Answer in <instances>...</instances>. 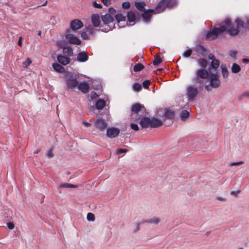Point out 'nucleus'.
Returning a JSON list of instances; mask_svg holds the SVG:
<instances>
[{
	"label": "nucleus",
	"mask_w": 249,
	"mask_h": 249,
	"mask_svg": "<svg viewBox=\"0 0 249 249\" xmlns=\"http://www.w3.org/2000/svg\"><path fill=\"white\" fill-rule=\"evenodd\" d=\"M189 112L186 110H183L181 111L180 117L181 120H185L189 117Z\"/></svg>",
	"instance_id": "nucleus-32"
},
{
	"label": "nucleus",
	"mask_w": 249,
	"mask_h": 249,
	"mask_svg": "<svg viewBox=\"0 0 249 249\" xmlns=\"http://www.w3.org/2000/svg\"><path fill=\"white\" fill-rule=\"evenodd\" d=\"M89 56L86 52H80L78 53L77 60L80 62H84L88 60Z\"/></svg>",
	"instance_id": "nucleus-16"
},
{
	"label": "nucleus",
	"mask_w": 249,
	"mask_h": 249,
	"mask_svg": "<svg viewBox=\"0 0 249 249\" xmlns=\"http://www.w3.org/2000/svg\"><path fill=\"white\" fill-rule=\"evenodd\" d=\"M102 21L105 24H108L112 22L114 20L113 17L109 14H106L101 16Z\"/></svg>",
	"instance_id": "nucleus-15"
},
{
	"label": "nucleus",
	"mask_w": 249,
	"mask_h": 249,
	"mask_svg": "<svg viewBox=\"0 0 249 249\" xmlns=\"http://www.w3.org/2000/svg\"><path fill=\"white\" fill-rule=\"evenodd\" d=\"M65 82L69 89H73L78 86L77 79L78 76L71 72H67L65 74Z\"/></svg>",
	"instance_id": "nucleus-4"
},
{
	"label": "nucleus",
	"mask_w": 249,
	"mask_h": 249,
	"mask_svg": "<svg viewBox=\"0 0 249 249\" xmlns=\"http://www.w3.org/2000/svg\"><path fill=\"white\" fill-rule=\"evenodd\" d=\"M83 124L85 125V126L86 127H89L91 126V124L89 123H88L85 121H83Z\"/></svg>",
	"instance_id": "nucleus-59"
},
{
	"label": "nucleus",
	"mask_w": 249,
	"mask_h": 249,
	"mask_svg": "<svg viewBox=\"0 0 249 249\" xmlns=\"http://www.w3.org/2000/svg\"><path fill=\"white\" fill-rule=\"evenodd\" d=\"M134 5L136 8L141 12H143L145 10V3L144 1H136L135 2Z\"/></svg>",
	"instance_id": "nucleus-19"
},
{
	"label": "nucleus",
	"mask_w": 249,
	"mask_h": 249,
	"mask_svg": "<svg viewBox=\"0 0 249 249\" xmlns=\"http://www.w3.org/2000/svg\"><path fill=\"white\" fill-rule=\"evenodd\" d=\"M241 70L240 67L236 63H233L231 67V71L236 73L239 72Z\"/></svg>",
	"instance_id": "nucleus-29"
},
{
	"label": "nucleus",
	"mask_w": 249,
	"mask_h": 249,
	"mask_svg": "<svg viewBox=\"0 0 249 249\" xmlns=\"http://www.w3.org/2000/svg\"><path fill=\"white\" fill-rule=\"evenodd\" d=\"M58 61L63 65H67L70 63V59L61 55L57 56Z\"/></svg>",
	"instance_id": "nucleus-20"
},
{
	"label": "nucleus",
	"mask_w": 249,
	"mask_h": 249,
	"mask_svg": "<svg viewBox=\"0 0 249 249\" xmlns=\"http://www.w3.org/2000/svg\"><path fill=\"white\" fill-rule=\"evenodd\" d=\"M120 129L114 127H109L107 129V136L109 138H116L120 133Z\"/></svg>",
	"instance_id": "nucleus-9"
},
{
	"label": "nucleus",
	"mask_w": 249,
	"mask_h": 249,
	"mask_svg": "<svg viewBox=\"0 0 249 249\" xmlns=\"http://www.w3.org/2000/svg\"><path fill=\"white\" fill-rule=\"evenodd\" d=\"M160 221V219L158 217H153L148 219L145 221L147 222L152 224H158Z\"/></svg>",
	"instance_id": "nucleus-26"
},
{
	"label": "nucleus",
	"mask_w": 249,
	"mask_h": 249,
	"mask_svg": "<svg viewBox=\"0 0 249 249\" xmlns=\"http://www.w3.org/2000/svg\"><path fill=\"white\" fill-rule=\"evenodd\" d=\"M132 88L134 90L139 91L142 89V85L139 83H135L133 85Z\"/></svg>",
	"instance_id": "nucleus-35"
},
{
	"label": "nucleus",
	"mask_w": 249,
	"mask_h": 249,
	"mask_svg": "<svg viewBox=\"0 0 249 249\" xmlns=\"http://www.w3.org/2000/svg\"><path fill=\"white\" fill-rule=\"evenodd\" d=\"M144 68V66L141 63L136 64L133 68L134 71L137 72L142 70Z\"/></svg>",
	"instance_id": "nucleus-34"
},
{
	"label": "nucleus",
	"mask_w": 249,
	"mask_h": 249,
	"mask_svg": "<svg viewBox=\"0 0 249 249\" xmlns=\"http://www.w3.org/2000/svg\"><path fill=\"white\" fill-rule=\"evenodd\" d=\"M230 27L231 26L227 28L226 30L227 32L231 36H235L237 35L239 32V30L237 28H230Z\"/></svg>",
	"instance_id": "nucleus-21"
},
{
	"label": "nucleus",
	"mask_w": 249,
	"mask_h": 249,
	"mask_svg": "<svg viewBox=\"0 0 249 249\" xmlns=\"http://www.w3.org/2000/svg\"><path fill=\"white\" fill-rule=\"evenodd\" d=\"M209 72L204 69H199L196 71V76L192 79V81L195 84H201L203 82L204 79L209 76Z\"/></svg>",
	"instance_id": "nucleus-6"
},
{
	"label": "nucleus",
	"mask_w": 249,
	"mask_h": 249,
	"mask_svg": "<svg viewBox=\"0 0 249 249\" xmlns=\"http://www.w3.org/2000/svg\"><path fill=\"white\" fill-rule=\"evenodd\" d=\"M141 222L137 223L136 224L137 228H136V229L135 230V231H134L135 232H137V231H138L140 229V226H141Z\"/></svg>",
	"instance_id": "nucleus-57"
},
{
	"label": "nucleus",
	"mask_w": 249,
	"mask_h": 249,
	"mask_svg": "<svg viewBox=\"0 0 249 249\" xmlns=\"http://www.w3.org/2000/svg\"><path fill=\"white\" fill-rule=\"evenodd\" d=\"M198 62L199 65L204 68H205L208 64L207 60L204 58L199 59L198 61Z\"/></svg>",
	"instance_id": "nucleus-33"
},
{
	"label": "nucleus",
	"mask_w": 249,
	"mask_h": 249,
	"mask_svg": "<svg viewBox=\"0 0 249 249\" xmlns=\"http://www.w3.org/2000/svg\"><path fill=\"white\" fill-rule=\"evenodd\" d=\"M244 163V162L243 161H240L238 162H234L231 163L230 165V166L239 165L243 164Z\"/></svg>",
	"instance_id": "nucleus-48"
},
{
	"label": "nucleus",
	"mask_w": 249,
	"mask_h": 249,
	"mask_svg": "<svg viewBox=\"0 0 249 249\" xmlns=\"http://www.w3.org/2000/svg\"><path fill=\"white\" fill-rule=\"evenodd\" d=\"M60 188H75L77 187V185H73V184H69V183H65L61 184L60 185Z\"/></svg>",
	"instance_id": "nucleus-36"
},
{
	"label": "nucleus",
	"mask_w": 249,
	"mask_h": 249,
	"mask_svg": "<svg viewBox=\"0 0 249 249\" xmlns=\"http://www.w3.org/2000/svg\"><path fill=\"white\" fill-rule=\"evenodd\" d=\"M81 37L84 39H88L89 38L88 34L85 32H83L81 33Z\"/></svg>",
	"instance_id": "nucleus-50"
},
{
	"label": "nucleus",
	"mask_w": 249,
	"mask_h": 249,
	"mask_svg": "<svg viewBox=\"0 0 249 249\" xmlns=\"http://www.w3.org/2000/svg\"><path fill=\"white\" fill-rule=\"evenodd\" d=\"M219 26V28L214 27L211 31L207 33L206 36L207 39L213 40L217 38L219 34L225 32L228 27L231 26V22L230 19L227 18L220 24Z\"/></svg>",
	"instance_id": "nucleus-2"
},
{
	"label": "nucleus",
	"mask_w": 249,
	"mask_h": 249,
	"mask_svg": "<svg viewBox=\"0 0 249 249\" xmlns=\"http://www.w3.org/2000/svg\"><path fill=\"white\" fill-rule=\"evenodd\" d=\"M63 52L64 54L68 56H71L73 54V50L71 47H65L63 48Z\"/></svg>",
	"instance_id": "nucleus-25"
},
{
	"label": "nucleus",
	"mask_w": 249,
	"mask_h": 249,
	"mask_svg": "<svg viewBox=\"0 0 249 249\" xmlns=\"http://www.w3.org/2000/svg\"><path fill=\"white\" fill-rule=\"evenodd\" d=\"M219 65L220 62L217 59L213 60L211 62V66L213 69L217 68L219 66Z\"/></svg>",
	"instance_id": "nucleus-31"
},
{
	"label": "nucleus",
	"mask_w": 249,
	"mask_h": 249,
	"mask_svg": "<svg viewBox=\"0 0 249 249\" xmlns=\"http://www.w3.org/2000/svg\"><path fill=\"white\" fill-rule=\"evenodd\" d=\"M91 22L94 27H98L100 26L101 20L98 14H94L91 17Z\"/></svg>",
	"instance_id": "nucleus-13"
},
{
	"label": "nucleus",
	"mask_w": 249,
	"mask_h": 249,
	"mask_svg": "<svg viewBox=\"0 0 249 249\" xmlns=\"http://www.w3.org/2000/svg\"><path fill=\"white\" fill-rule=\"evenodd\" d=\"M162 61L160 56H156L153 60V64L155 66H158Z\"/></svg>",
	"instance_id": "nucleus-37"
},
{
	"label": "nucleus",
	"mask_w": 249,
	"mask_h": 249,
	"mask_svg": "<svg viewBox=\"0 0 249 249\" xmlns=\"http://www.w3.org/2000/svg\"><path fill=\"white\" fill-rule=\"evenodd\" d=\"M150 84V81L149 80H145L142 83L143 87L144 89H147L148 88Z\"/></svg>",
	"instance_id": "nucleus-44"
},
{
	"label": "nucleus",
	"mask_w": 249,
	"mask_h": 249,
	"mask_svg": "<svg viewBox=\"0 0 249 249\" xmlns=\"http://www.w3.org/2000/svg\"><path fill=\"white\" fill-rule=\"evenodd\" d=\"M130 127L131 129H132L135 131H137L139 130V126L136 124L131 123L130 124Z\"/></svg>",
	"instance_id": "nucleus-46"
},
{
	"label": "nucleus",
	"mask_w": 249,
	"mask_h": 249,
	"mask_svg": "<svg viewBox=\"0 0 249 249\" xmlns=\"http://www.w3.org/2000/svg\"><path fill=\"white\" fill-rule=\"evenodd\" d=\"M115 19L117 22L119 23L121 21H124L125 20L126 18L122 14H117L115 15Z\"/></svg>",
	"instance_id": "nucleus-30"
},
{
	"label": "nucleus",
	"mask_w": 249,
	"mask_h": 249,
	"mask_svg": "<svg viewBox=\"0 0 249 249\" xmlns=\"http://www.w3.org/2000/svg\"><path fill=\"white\" fill-rule=\"evenodd\" d=\"M106 105V103L104 100L99 99H98L96 103V107L98 109H101L104 107Z\"/></svg>",
	"instance_id": "nucleus-24"
},
{
	"label": "nucleus",
	"mask_w": 249,
	"mask_h": 249,
	"mask_svg": "<svg viewBox=\"0 0 249 249\" xmlns=\"http://www.w3.org/2000/svg\"><path fill=\"white\" fill-rule=\"evenodd\" d=\"M87 31L91 35H94L95 32H96V30H95V29H94L93 28V27H92L91 26H89V27H88L87 28Z\"/></svg>",
	"instance_id": "nucleus-40"
},
{
	"label": "nucleus",
	"mask_w": 249,
	"mask_h": 249,
	"mask_svg": "<svg viewBox=\"0 0 249 249\" xmlns=\"http://www.w3.org/2000/svg\"><path fill=\"white\" fill-rule=\"evenodd\" d=\"M127 18L129 24H127L128 26L131 25V22H135L136 20V14L133 11H129L127 14Z\"/></svg>",
	"instance_id": "nucleus-18"
},
{
	"label": "nucleus",
	"mask_w": 249,
	"mask_h": 249,
	"mask_svg": "<svg viewBox=\"0 0 249 249\" xmlns=\"http://www.w3.org/2000/svg\"><path fill=\"white\" fill-rule=\"evenodd\" d=\"M164 116L168 119H172L175 116L174 112L170 109H165L164 112Z\"/></svg>",
	"instance_id": "nucleus-22"
},
{
	"label": "nucleus",
	"mask_w": 249,
	"mask_h": 249,
	"mask_svg": "<svg viewBox=\"0 0 249 249\" xmlns=\"http://www.w3.org/2000/svg\"><path fill=\"white\" fill-rule=\"evenodd\" d=\"M210 233H211V231H207V232L206 233V235L207 236H208V235L210 234Z\"/></svg>",
	"instance_id": "nucleus-64"
},
{
	"label": "nucleus",
	"mask_w": 249,
	"mask_h": 249,
	"mask_svg": "<svg viewBox=\"0 0 249 249\" xmlns=\"http://www.w3.org/2000/svg\"><path fill=\"white\" fill-rule=\"evenodd\" d=\"M222 74L224 78H226L228 77L229 71L225 65L221 66Z\"/></svg>",
	"instance_id": "nucleus-28"
},
{
	"label": "nucleus",
	"mask_w": 249,
	"mask_h": 249,
	"mask_svg": "<svg viewBox=\"0 0 249 249\" xmlns=\"http://www.w3.org/2000/svg\"><path fill=\"white\" fill-rule=\"evenodd\" d=\"M103 4L106 6H108L111 4L110 0H101Z\"/></svg>",
	"instance_id": "nucleus-53"
},
{
	"label": "nucleus",
	"mask_w": 249,
	"mask_h": 249,
	"mask_svg": "<svg viewBox=\"0 0 249 249\" xmlns=\"http://www.w3.org/2000/svg\"><path fill=\"white\" fill-rule=\"evenodd\" d=\"M199 91L195 85H189L186 89V95L189 101H193L196 99Z\"/></svg>",
	"instance_id": "nucleus-7"
},
{
	"label": "nucleus",
	"mask_w": 249,
	"mask_h": 249,
	"mask_svg": "<svg viewBox=\"0 0 249 249\" xmlns=\"http://www.w3.org/2000/svg\"><path fill=\"white\" fill-rule=\"evenodd\" d=\"M77 87L79 90L84 93H87L89 90V85L86 82H81L79 84H78Z\"/></svg>",
	"instance_id": "nucleus-12"
},
{
	"label": "nucleus",
	"mask_w": 249,
	"mask_h": 249,
	"mask_svg": "<svg viewBox=\"0 0 249 249\" xmlns=\"http://www.w3.org/2000/svg\"><path fill=\"white\" fill-rule=\"evenodd\" d=\"M236 54H237V52L235 51H231L230 52V56L232 57H235Z\"/></svg>",
	"instance_id": "nucleus-56"
},
{
	"label": "nucleus",
	"mask_w": 249,
	"mask_h": 249,
	"mask_svg": "<svg viewBox=\"0 0 249 249\" xmlns=\"http://www.w3.org/2000/svg\"><path fill=\"white\" fill-rule=\"evenodd\" d=\"M240 193V190H237V191H231V193H230V194L231 195V196H234L236 197H237L239 194Z\"/></svg>",
	"instance_id": "nucleus-47"
},
{
	"label": "nucleus",
	"mask_w": 249,
	"mask_h": 249,
	"mask_svg": "<svg viewBox=\"0 0 249 249\" xmlns=\"http://www.w3.org/2000/svg\"><path fill=\"white\" fill-rule=\"evenodd\" d=\"M108 14H109L110 15H114L116 13V10L114 8L111 7L109 8L108 9Z\"/></svg>",
	"instance_id": "nucleus-52"
},
{
	"label": "nucleus",
	"mask_w": 249,
	"mask_h": 249,
	"mask_svg": "<svg viewBox=\"0 0 249 249\" xmlns=\"http://www.w3.org/2000/svg\"><path fill=\"white\" fill-rule=\"evenodd\" d=\"M7 227L10 230H13L15 227V225L13 222H8L7 223Z\"/></svg>",
	"instance_id": "nucleus-49"
},
{
	"label": "nucleus",
	"mask_w": 249,
	"mask_h": 249,
	"mask_svg": "<svg viewBox=\"0 0 249 249\" xmlns=\"http://www.w3.org/2000/svg\"><path fill=\"white\" fill-rule=\"evenodd\" d=\"M122 8L125 9H128L130 8V4L128 1H125L122 3Z\"/></svg>",
	"instance_id": "nucleus-42"
},
{
	"label": "nucleus",
	"mask_w": 249,
	"mask_h": 249,
	"mask_svg": "<svg viewBox=\"0 0 249 249\" xmlns=\"http://www.w3.org/2000/svg\"><path fill=\"white\" fill-rule=\"evenodd\" d=\"M87 220L89 221H93L95 220V216L94 215L90 213H89L87 214Z\"/></svg>",
	"instance_id": "nucleus-39"
},
{
	"label": "nucleus",
	"mask_w": 249,
	"mask_h": 249,
	"mask_svg": "<svg viewBox=\"0 0 249 249\" xmlns=\"http://www.w3.org/2000/svg\"><path fill=\"white\" fill-rule=\"evenodd\" d=\"M210 84L205 86V89L207 91L212 90V89H216L220 86V81L219 75L217 74H211L209 76Z\"/></svg>",
	"instance_id": "nucleus-5"
},
{
	"label": "nucleus",
	"mask_w": 249,
	"mask_h": 249,
	"mask_svg": "<svg viewBox=\"0 0 249 249\" xmlns=\"http://www.w3.org/2000/svg\"><path fill=\"white\" fill-rule=\"evenodd\" d=\"M163 123L162 121L157 118L153 117L151 119L150 127L156 128L161 126Z\"/></svg>",
	"instance_id": "nucleus-14"
},
{
	"label": "nucleus",
	"mask_w": 249,
	"mask_h": 249,
	"mask_svg": "<svg viewBox=\"0 0 249 249\" xmlns=\"http://www.w3.org/2000/svg\"><path fill=\"white\" fill-rule=\"evenodd\" d=\"M217 199L218 200L221 201H225V198L222 197H217Z\"/></svg>",
	"instance_id": "nucleus-62"
},
{
	"label": "nucleus",
	"mask_w": 249,
	"mask_h": 249,
	"mask_svg": "<svg viewBox=\"0 0 249 249\" xmlns=\"http://www.w3.org/2000/svg\"><path fill=\"white\" fill-rule=\"evenodd\" d=\"M96 128L100 131H104L107 126V123L105 120L98 119L95 122Z\"/></svg>",
	"instance_id": "nucleus-10"
},
{
	"label": "nucleus",
	"mask_w": 249,
	"mask_h": 249,
	"mask_svg": "<svg viewBox=\"0 0 249 249\" xmlns=\"http://www.w3.org/2000/svg\"><path fill=\"white\" fill-rule=\"evenodd\" d=\"M150 118L148 117H144L141 120L140 124L142 128H145L150 127Z\"/></svg>",
	"instance_id": "nucleus-17"
},
{
	"label": "nucleus",
	"mask_w": 249,
	"mask_h": 249,
	"mask_svg": "<svg viewBox=\"0 0 249 249\" xmlns=\"http://www.w3.org/2000/svg\"><path fill=\"white\" fill-rule=\"evenodd\" d=\"M71 30H68L66 34L65 37L68 42L72 44L80 45L81 41L80 39L77 37L74 36L71 33Z\"/></svg>",
	"instance_id": "nucleus-8"
},
{
	"label": "nucleus",
	"mask_w": 249,
	"mask_h": 249,
	"mask_svg": "<svg viewBox=\"0 0 249 249\" xmlns=\"http://www.w3.org/2000/svg\"><path fill=\"white\" fill-rule=\"evenodd\" d=\"M93 6L97 8H101L102 7V5L97 2L96 1H94L93 2Z\"/></svg>",
	"instance_id": "nucleus-51"
},
{
	"label": "nucleus",
	"mask_w": 249,
	"mask_h": 249,
	"mask_svg": "<svg viewBox=\"0 0 249 249\" xmlns=\"http://www.w3.org/2000/svg\"><path fill=\"white\" fill-rule=\"evenodd\" d=\"M170 4L169 0H161L155 9H149L144 10L142 14L143 21L145 22H148L150 21L151 16L153 14H159L163 12L166 7Z\"/></svg>",
	"instance_id": "nucleus-1"
},
{
	"label": "nucleus",
	"mask_w": 249,
	"mask_h": 249,
	"mask_svg": "<svg viewBox=\"0 0 249 249\" xmlns=\"http://www.w3.org/2000/svg\"><path fill=\"white\" fill-rule=\"evenodd\" d=\"M244 98L249 99V90L244 91L238 97V99L239 100H241Z\"/></svg>",
	"instance_id": "nucleus-27"
},
{
	"label": "nucleus",
	"mask_w": 249,
	"mask_h": 249,
	"mask_svg": "<svg viewBox=\"0 0 249 249\" xmlns=\"http://www.w3.org/2000/svg\"><path fill=\"white\" fill-rule=\"evenodd\" d=\"M242 61L245 63H247L249 62V60L247 58H244L243 59Z\"/></svg>",
	"instance_id": "nucleus-63"
},
{
	"label": "nucleus",
	"mask_w": 249,
	"mask_h": 249,
	"mask_svg": "<svg viewBox=\"0 0 249 249\" xmlns=\"http://www.w3.org/2000/svg\"><path fill=\"white\" fill-rule=\"evenodd\" d=\"M98 96L97 93L94 91H92L90 93V97L92 99L95 98Z\"/></svg>",
	"instance_id": "nucleus-55"
},
{
	"label": "nucleus",
	"mask_w": 249,
	"mask_h": 249,
	"mask_svg": "<svg viewBox=\"0 0 249 249\" xmlns=\"http://www.w3.org/2000/svg\"><path fill=\"white\" fill-rule=\"evenodd\" d=\"M47 156L50 158H52L53 156V154L52 150H50L47 152Z\"/></svg>",
	"instance_id": "nucleus-54"
},
{
	"label": "nucleus",
	"mask_w": 249,
	"mask_h": 249,
	"mask_svg": "<svg viewBox=\"0 0 249 249\" xmlns=\"http://www.w3.org/2000/svg\"><path fill=\"white\" fill-rule=\"evenodd\" d=\"M53 69L60 73H63L65 72V69L63 67L57 63L53 64Z\"/></svg>",
	"instance_id": "nucleus-23"
},
{
	"label": "nucleus",
	"mask_w": 249,
	"mask_h": 249,
	"mask_svg": "<svg viewBox=\"0 0 249 249\" xmlns=\"http://www.w3.org/2000/svg\"><path fill=\"white\" fill-rule=\"evenodd\" d=\"M208 58L210 60H212V61L213 60H214V59H215L216 58H215V56L214 55L212 54V53H210L209 55H208Z\"/></svg>",
	"instance_id": "nucleus-58"
},
{
	"label": "nucleus",
	"mask_w": 249,
	"mask_h": 249,
	"mask_svg": "<svg viewBox=\"0 0 249 249\" xmlns=\"http://www.w3.org/2000/svg\"><path fill=\"white\" fill-rule=\"evenodd\" d=\"M192 50L191 49L186 50L183 53V56L185 57H188L191 55Z\"/></svg>",
	"instance_id": "nucleus-43"
},
{
	"label": "nucleus",
	"mask_w": 249,
	"mask_h": 249,
	"mask_svg": "<svg viewBox=\"0 0 249 249\" xmlns=\"http://www.w3.org/2000/svg\"><path fill=\"white\" fill-rule=\"evenodd\" d=\"M31 63L32 61L30 58H27L26 60L23 63V65L25 68H27L31 64Z\"/></svg>",
	"instance_id": "nucleus-41"
},
{
	"label": "nucleus",
	"mask_w": 249,
	"mask_h": 249,
	"mask_svg": "<svg viewBox=\"0 0 249 249\" xmlns=\"http://www.w3.org/2000/svg\"><path fill=\"white\" fill-rule=\"evenodd\" d=\"M235 22L236 23L237 29H238L239 30V29L243 28L244 23L241 20H240L239 19H237L235 20Z\"/></svg>",
	"instance_id": "nucleus-38"
},
{
	"label": "nucleus",
	"mask_w": 249,
	"mask_h": 249,
	"mask_svg": "<svg viewBox=\"0 0 249 249\" xmlns=\"http://www.w3.org/2000/svg\"><path fill=\"white\" fill-rule=\"evenodd\" d=\"M22 38L21 36H20L18 38V45H19L20 46H21V45H22Z\"/></svg>",
	"instance_id": "nucleus-60"
},
{
	"label": "nucleus",
	"mask_w": 249,
	"mask_h": 249,
	"mask_svg": "<svg viewBox=\"0 0 249 249\" xmlns=\"http://www.w3.org/2000/svg\"><path fill=\"white\" fill-rule=\"evenodd\" d=\"M145 109L144 106L139 103L134 104L131 107V113L130 117L131 119L136 121L141 119L140 114H143L145 112ZM140 116H141L140 115Z\"/></svg>",
	"instance_id": "nucleus-3"
},
{
	"label": "nucleus",
	"mask_w": 249,
	"mask_h": 249,
	"mask_svg": "<svg viewBox=\"0 0 249 249\" xmlns=\"http://www.w3.org/2000/svg\"><path fill=\"white\" fill-rule=\"evenodd\" d=\"M83 26L82 21L78 19H74L71 22V29L73 31H76Z\"/></svg>",
	"instance_id": "nucleus-11"
},
{
	"label": "nucleus",
	"mask_w": 249,
	"mask_h": 249,
	"mask_svg": "<svg viewBox=\"0 0 249 249\" xmlns=\"http://www.w3.org/2000/svg\"><path fill=\"white\" fill-rule=\"evenodd\" d=\"M111 30V28L110 27H107V28H105V29H102L101 30L103 32H107Z\"/></svg>",
	"instance_id": "nucleus-61"
},
{
	"label": "nucleus",
	"mask_w": 249,
	"mask_h": 249,
	"mask_svg": "<svg viewBox=\"0 0 249 249\" xmlns=\"http://www.w3.org/2000/svg\"><path fill=\"white\" fill-rule=\"evenodd\" d=\"M127 151L128 150L126 149L120 148L116 150V153L117 154L120 155V154L123 153H126Z\"/></svg>",
	"instance_id": "nucleus-45"
}]
</instances>
